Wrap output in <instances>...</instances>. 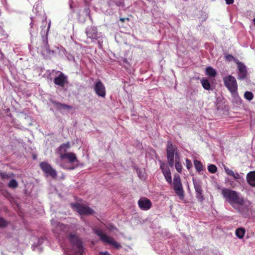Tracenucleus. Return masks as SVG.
<instances>
[{
	"mask_svg": "<svg viewBox=\"0 0 255 255\" xmlns=\"http://www.w3.org/2000/svg\"><path fill=\"white\" fill-rule=\"evenodd\" d=\"M206 74L210 77H214L216 75V71L211 67H208L206 69Z\"/></svg>",
	"mask_w": 255,
	"mask_h": 255,
	"instance_id": "nucleus-24",
	"label": "nucleus"
},
{
	"mask_svg": "<svg viewBox=\"0 0 255 255\" xmlns=\"http://www.w3.org/2000/svg\"><path fill=\"white\" fill-rule=\"evenodd\" d=\"M79 160H59V164L64 169L72 170L79 166Z\"/></svg>",
	"mask_w": 255,
	"mask_h": 255,
	"instance_id": "nucleus-12",
	"label": "nucleus"
},
{
	"mask_svg": "<svg viewBox=\"0 0 255 255\" xmlns=\"http://www.w3.org/2000/svg\"><path fill=\"white\" fill-rule=\"evenodd\" d=\"M245 98L249 101L252 100L254 98L253 94L249 91H247L244 94Z\"/></svg>",
	"mask_w": 255,
	"mask_h": 255,
	"instance_id": "nucleus-28",
	"label": "nucleus"
},
{
	"mask_svg": "<svg viewBox=\"0 0 255 255\" xmlns=\"http://www.w3.org/2000/svg\"><path fill=\"white\" fill-rule=\"evenodd\" d=\"M54 82L55 85L64 87L68 83L67 77L63 73H60L57 77L54 78Z\"/></svg>",
	"mask_w": 255,
	"mask_h": 255,
	"instance_id": "nucleus-16",
	"label": "nucleus"
},
{
	"mask_svg": "<svg viewBox=\"0 0 255 255\" xmlns=\"http://www.w3.org/2000/svg\"><path fill=\"white\" fill-rule=\"evenodd\" d=\"M253 21H254V24H255V17L254 18Z\"/></svg>",
	"mask_w": 255,
	"mask_h": 255,
	"instance_id": "nucleus-46",
	"label": "nucleus"
},
{
	"mask_svg": "<svg viewBox=\"0 0 255 255\" xmlns=\"http://www.w3.org/2000/svg\"><path fill=\"white\" fill-rule=\"evenodd\" d=\"M40 166L47 177L50 176L53 179L57 178V172L50 164L46 162H42L40 164Z\"/></svg>",
	"mask_w": 255,
	"mask_h": 255,
	"instance_id": "nucleus-9",
	"label": "nucleus"
},
{
	"mask_svg": "<svg viewBox=\"0 0 255 255\" xmlns=\"http://www.w3.org/2000/svg\"><path fill=\"white\" fill-rule=\"evenodd\" d=\"M43 44L45 48L46 53L49 54L51 51L47 39L43 40Z\"/></svg>",
	"mask_w": 255,
	"mask_h": 255,
	"instance_id": "nucleus-30",
	"label": "nucleus"
},
{
	"mask_svg": "<svg viewBox=\"0 0 255 255\" xmlns=\"http://www.w3.org/2000/svg\"><path fill=\"white\" fill-rule=\"evenodd\" d=\"M245 229L244 228L240 227L238 228L236 230V236L240 239H242L243 238L245 234Z\"/></svg>",
	"mask_w": 255,
	"mask_h": 255,
	"instance_id": "nucleus-22",
	"label": "nucleus"
},
{
	"mask_svg": "<svg viewBox=\"0 0 255 255\" xmlns=\"http://www.w3.org/2000/svg\"><path fill=\"white\" fill-rule=\"evenodd\" d=\"M130 20V19L128 18V17H127V18H123V17H121L120 18V20L122 22H124L126 20H127L128 21H129Z\"/></svg>",
	"mask_w": 255,
	"mask_h": 255,
	"instance_id": "nucleus-42",
	"label": "nucleus"
},
{
	"mask_svg": "<svg viewBox=\"0 0 255 255\" xmlns=\"http://www.w3.org/2000/svg\"><path fill=\"white\" fill-rule=\"evenodd\" d=\"M51 224L53 226H55V228L53 229V232L57 234L59 237L63 238L67 236V232L69 230L68 225H65L63 224L58 223H54V220H51Z\"/></svg>",
	"mask_w": 255,
	"mask_h": 255,
	"instance_id": "nucleus-7",
	"label": "nucleus"
},
{
	"mask_svg": "<svg viewBox=\"0 0 255 255\" xmlns=\"http://www.w3.org/2000/svg\"><path fill=\"white\" fill-rule=\"evenodd\" d=\"M150 154H151L153 156L151 157V159H153L156 156V154H155V151L154 150H151V153L147 152L146 154V158H148L149 157L148 156V155H149Z\"/></svg>",
	"mask_w": 255,
	"mask_h": 255,
	"instance_id": "nucleus-38",
	"label": "nucleus"
},
{
	"mask_svg": "<svg viewBox=\"0 0 255 255\" xmlns=\"http://www.w3.org/2000/svg\"><path fill=\"white\" fill-rule=\"evenodd\" d=\"M136 172H137V173L138 174V177L140 179H142V178H144V175H143V173L142 172V171L139 170L138 169H136Z\"/></svg>",
	"mask_w": 255,
	"mask_h": 255,
	"instance_id": "nucleus-39",
	"label": "nucleus"
},
{
	"mask_svg": "<svg viewBox=\"0 0 255 255\" xmlns=\"http://www.w3.org/2000/svg\"><path fill=\"white\" fill-rule=\"evenodd\" d=\"M235 179L237 180H243V178L238 173H234V175L232 176Z\"/></svg>",
	"mask_w": 255,
	"mask_h": 255,
	"instance_id": "nucleus-37",
	"label": "nucleus"
},
{
	"mask_svg": "<svg viewBox=\"0 0 255 255\" xmlns=\"http://www.w3.org/2000/svg\"><path fill=\"white\" fill-rule=\"evenodd\" d=\"M100 255H111L108 252H100Z\"/></svg>",
	"mask_w": 255,
	"mask_h": 255,
	"instance_id": "nucleus-43",
	"label": "nucleus"
},
{
	"mask_svg": "<svg viewBox=\"0 0 255 255\" xmlns=\"http://www.w3.org/2000/svg\"><path fill=\"white\" fill-rule=\"evenodd\" d=\"M45 240L44 237H40L38 239L37 243H34L32 245V248L33 251L38 250L39 252L42 251V248L40 247V245H42Z\"/></svg>",
	"mask_w": 255,
	"mask_h": 255,
	"instance_id": "nucleus-20",
	"label": "nucleus"
},
{
	"mask_svg": "<svg viewBox=\"0 0 255 255\" xmlns=\"http://www.w3.org/2000/svg\"><path fill=\"white\" fill-rule=\"evenodd\" d=\"M238 67L239 71L238 79L244 80L247 77V71L246 66L242 63H239Z\"/></svg>",
	"mask_w": 255,
	"mask_h": 255,
	"instance_id": "nucleus-18",
	"label": "nucleus"
},
{
	"mask_svg": "<svg viewBox=\"0 0 255 255\" xmlns=\"http://www.w3.org/2000/svg\"><path fill=\"white\" fill-rule=\"evenodd\" d=\"M0 176L2 179H9L10 178V176L7 174L6 173H0Z\"/></svg>",
	"mask_w": 255,
	"mask_h": 255,
	"instance_id": "nucleus-36",
	"label": "nucleus"
},
{
	"mask_svg": "<svg viewBox=\"0 0 255 255\" xmlns=\"http://www.w3.org/2000/svg\"><path fill=\"white\" fill-rule=\"evenodd\" d=\"M168 164L172 167L173 166V164H174V160H168Z\"/></svg>",
	"mask_w": 255,
	"mask_h": 255,
	"instance_id": "nucleus-45",
	"label": "nucleus"
},
{
	"mask_svg": "<svg viewBox=\"0 0 255 255\" xmlns=\"http://www.w3.org/2000/svg\"><path fill=\"white\" fill-rule=\"evenodd\" d=\"M194 163L197 171L200 172L201 171L203 170V165L200 160H194Z\"/></svg>",
	"mask_w": 255,
	"mask_h": 255,
	"instance_id": "nucleus-23",
	"label": "nucleus"
},
{
	"mask_svg": "<svg viewBox=\"0 0 255 255\" xmlns=\"http://www.w3.org/2000/svg\"><path fill=\"white\" fill-rule=\"evenodd\" d=\"M53 103L56 105L59 109H71L72 107L64 104H62L59 102H53Z\"/></svg>",
	"mask_w": 255,
	"mask_h": 255,
	"instance_id": "nucleus-25",
	"label": "nucleus"
},
{
	"mask_svg": "<svg viewBox=\"0 0 255 255\" xmlns=\"http://www.w3.org/2000/svg\"><path fill=\"white\" fill-rule=\"evenodd\" d=\"M86 33L88 38L92 40H97L98 38L97 28L95 26H91L87 28Z\"/></svg>",
	"mask_w": 255,
	"mask_h": 255,
	"instance_id": "nucleus-17",
	"label": "nucleus"
},
{
	"mask_svg": "<svg viewBox=\"0 0 255 255\" xmlns=\"http://www.w3.org/2000/svg\"><path fill=\"white\" fill-rule=\"evenodd\" d=\"M187 168L189 169L192 166L191 160H186Z\"/></svg>",
	"mask_w": 255,
	"mask_h": 255,
	"instance_id": "nucleus-40",
	"label": "nucleus"
},
{
	"mask_svg": "<svg viewBox=\"0 0 255 255\" xmlns=\"http://www.w3.org/2000/svg\"><path fill=\"white\" fill-rule=\"evenodd\" d=\"M234 208L245 218H248L252 214L251 208L244 203V201L241 204L236 205V208Z\"/></svg>",
	"mask_w": 255,
	"mask_h": 255,
	"instance_id": "nucleus-10",
	"label": "nucleus"
},
{
	"mask_svg": "<svg viewBox=\"0 0 255 255\" xmlns=\"http://www.w3.org/2000/svg\"><path fill=\"white\" fill-rule=\"evenodd\" d=\"M71 207L80 215H90L94 213V210L90 207L83 206L79 203H72Z\"/></svg>",
	"mask_w": 255,
	"mask_h": 255,
	"instance_id": "nucleus-8",
	"label": "nucleus"
},
{
	"mask_svg": "<svg viewBox=\"0 0 255 255\" xmlns=\"http://www.w3.org/2000/svg\"><path fill=\"white\" fill-rule=\"evenodd\" d=\"M226 58L229 61H232L234 59V57L231 55H228L226 56Z\"/></svg>",
	"mask_w": 255,
	"mask_h": 255,
	"instance_id": "nucleus-41",
	"label": "nucleus"
},
{
	"mask_svg": "<svg viewBox=\"0 0 255 255\" xmlns=\"http://www.w3.org/2000/svg\"><path fill=\"white\" fill-rule=\"evenodd\" d=\"M201 84L203 87L207 90H209L211 89V85L209 81L207 79H203L201 81Z\"/></svg>",
	"mask_w": 255,
	"mask_h": 255,
	"instance_id": "nucleus-26",
	"label": "nucleus"
},
{
	"mask_svg": "<svg viewBox=\"0 0 255 255\" xmlns=\"http://www.w3.org/2000/svg\"><path fill=\"white\" fill-rule=\"evenodd\" d=\"M175 166L176 170L180 173L182 170V165L181 163L178 160L175 164Z\"/></svg>",
	"mask_w": 255,
	"mask_h": 255,
	"instance_id": "nucleus-31",
	"label": "nucleus"
},
{
	"mask_svg": "<svg viewBox=\"0 0 255 255\" xmlns=\"http://www.w3.org/2000/svg\"><path fill=\"white\" fill-rule=\"evenodd\" d=\"M18 183L15 179H11L8 184V186L11 188H15L17 187Z\"/></svg>",
	"mask_w": 255,
	"mask_h": 255,
	"instance_id": "nucleus-27",
	"label": "nucleus"
},
{
	"mask_svg": "<svg viewBox=\"0 0 255 255\" xmlns=\"http://www.w3.org/2000/svg\"><path fill=\"white\" fill-rule=\"evenodd\" d=\"M94 89L96 94L99 97H105L106 94V88L101 81H98L95 83Z\"/></svg>",
	"mask_w": 255,
	"mask_h": 255,
	"instance_id": "nucleus-14",
	"label": "nucleus"
},
{
	"mask_svg": "<svg viewBox=\"0 0 255 255\" xmlns=\"http://www.w3.org/2000/svg\"><path fill=\"white\" fill-rule=\"evenodd\" d=\"M66 238L72 247L67 255H83L84 248L81 239L78 235L72 233L68 234Z\"/></svg>",
	"mask_w": 255,
	"mask_h": 255,
	"instance_id": "nucleus-1",
	"label": "nucleus"
},
{
	"mask_svg": "<svg viewBox=\"0 0 255 255\" xmlns=\"http://www.w3.org/2000/svg\"><path fill=\"white\" fill-rule=\"evenodd\" d=\"M224 169H225V171L226 173L228 175H229L230 176H232L233 175H234V172L233 170H232L231 169H229L228 167H225V166L224 167Z\"/></svg>",
	"mask_w": 255,
	"mask_h": 255,
	"instance_id": "nucleus-35",
	"label": "nucleus"
},
{
	"mask_svg": "<svg viewBox=\"0 0 255 255\" xmlns=\"http://www.w3.org/2000/svg\"><path fill=\"white\" fill-rule=\"evenodd\" d=\"M193 183L196 193L203 192L201 187V182L200 180H196L193 178Z\"/></svg>",
	"mask_w": 255,
	"mask_h": 255,
	"instance_id": "nucleus-21",
	"label": "nucleus"
},
{
	"mask_svg": "<svg viewBox=\"0 0 255 255\" xmlns=\"http://www.w3.org/2000/svg\"><path fill=\"white\" fill-rule=\"evenodd\" d=\"M160 161V168L162 171V172L166 179V181L169 183L171 184L172 183V177L171 175L170 170L169 168L168 165L164 163L162 161Z\"/></svg>",
	"mask_w": 255,
	"mask_h": 255,
	"instance_id": "nucleus-13",
	"label": "nucleus"
},
{
	"mask_svg": "<svg viewBox=\"0 0 255 255\" xmlns=\"http://www.w3.org/2000/svg\"><path fill=\"white\" fill-rule=\"evenodd\" d=\"M94 233L100 238L102 242L112 245L117 249H119L122 248L121 245L115 241L113 238L106 235L102 230L100 229H96L94 230Z\"/></svg>",
	"mask_w": 255,
	"mask_h": 255,
	"instance_id": "nucleus-3",
	"label": "nucleus"
},
{
	"mask_svg": "<svg viewBox=\"0 0 255 255\" xmlns=\"http://www.w3.org/2000/svg\"><path fill=\"white\" fill-rule=\"evenodd\" d=\"M223 81L225 86L227 88L228 90L234 95L237 93L238 84L235 78L232 76L229 75L223 78Z\"/></svg>",
	"mask_w": 255,
	"mask_h": 255,
	"instance_id": "nucleus-4",
	"label": "nucleus"
},
{
	"mask_svg": "<svg viewBox=\"0 0 255 255\" xmlns=\"http://www.w3.org/2000/svg\"><path fill=\"white\" fill-rule=\"evenodd\" d=\"M166 151L167 159H174V155L175 156V159H178L179 158L177 147L175 146H174L170 141L167 142Z\"/></svg>",
	"mask_w": 255,
	"mask_h": 255,
	"instance_id": "nucleus-11",
	"label": "nucleus"
},
{
	"mask_svg": "<svg viewBox=\"0 0 255 255\" xmlns=\"http://www.w3.org/2000/svg\"><path fill=\"white\" fill-rule=\"evenodd\" d=\"M248 183L252 187H255V171H250L247 175Z\"/></svg>",
	"mask_w": 255,
	"mask_h": 255,
	"instance_id": "nucleus-19",
	"label": "nucleus"
},
{
	"mask_svg": "<svg viewBox=\"0 0 255 255\" xmlns=\"http://www.w3.org/2000/svg\"><path fill=\"white\" fill-rule=\"evenodd\" d=\"M225 1L227 4H231L234 2V0H225Z\"/></svg>",
	"mask_w": 255,
	"mask_h": 255,
	"instance_id": "nucleus-44",
	"label": "nucleus"
},
{
	"mask_svg": "<svg viewBox=\"0 0 255 255\" xmlns=\"http://www.w3.org/2000/svg\"><path fill=\"white\" fill-rule=\"evenodd\" d=\"M138 205L141 210L147 211L151 208L152 203L149 199L142 197L138 200Z\"/></svg>",
	"mask_w": 255,
	"mask_h": 255,
	"instance_id": "nucleus-15",
	"label": "nucleus"
},
{
	"mask_svg": "<svg viewBox=\"0 0 255 255\" xmlns=\"http://www.w3.org/2000/svg\"><path fill=\"white\" fill-rule=\"evenodd\" d=\"M208 169L210 172L215 173L217 170V168L214 164H210L208 166Z\"/></svg>",
	"mask_w": 255,
	"mask_h": 255,
	"instance_id": "nucleus-29",
	"label": "nucleus"
},
{
	"mask_svg": "<svg viewBox=\"0 0 255 255\" xmlns=\"http://www.w3.org/2000/svg\"><path fill=\"white\" fill-rule=\"evenodd\" d=\"M173 189L175 193L181 200L184 198V192L182 185L180 177L179 174H175L173 177Z\"/></svg>",
	"mask_w": 255,
	"mask_h": 255,
	"instance_id": "nucleus-5",
	"label": "nucleus"
},
{
	"mask_svg": "<svg viewBox=\"0 0 255 255\" xmlns=\"http://www.w3.org/2000/svg\"><path fill=\"white\" fill-rule=\"evenodd\" d=\"M70 147L69 142L62 144L58 148V152L62 159H77L75 154L72 152H66L67 149Z\"/></svg>",
	"mask_w": 255,
	"mask_h": 255,
	"instance_id": "nucleus-6",
	"label": "nucleus"
},
{
	"mask_svg": "<svg viewBox=\"0 0 255 255\" xmlns=\"http://www.w3.org/2000/svg\"><path fill=\"white\" fill-rule=\"evenodd\" d=\"M8 225V222L3 218H0V228H4Z\"/></svg>",
	"mask_w": 255,
	"mask_h": 255,
	"instance_id": "nucleus-33",
	"label": "nucleus"
},
{
	"mask_svg": "<svg viewBox=\"0 0 255 255\" xmlns=\"http://www.w3.org/2000/svg\"><path fill=\"white\" fill-rule=\"evenodd\" d=\"M124 61H125V62H127V60L126 59H125V60H124Z\"/></svg>",
	"mask_w": 255,
	"mask_h": 255,
	"instance_id": "nucleus-47",
	"label": "nucleus"
},
{
	"mask_svg": "<svg viewBox=\"0 0 255 255\" xmlns=\"http://www.w3.org/2000/svg\"><path fill=\"white\" fill-rule=\"evenodd\" d=\"M222 194L226 201L233 208H236V205L241 204L244 201V198L239 196V193L230 189H223Z\"/></svg>",
	"mask_w": 255,
	"mask_h": 255,
	"instance_id": "nucleus-2",
	"label": "nucleus"
},
{
	"mask_svg": "<svg viewBox=\"0 0 255 255\" xmlns=\"http://www.w3.org/2000/svg\"><path fill=\"white\" fill-rule=\"evenodd\" d=\"M196 197L198 200L201 202H202L205 198L203 195V192H199L196 193Z\"/></svg>",
	"mask_w": 255,
	"mask_h": 255,
	"instance_id": "nucleus-32",
	"label": "nucleus"
},
{
	"mask_svg": "<svg viewBox=\"0 0 255 255\" xmlns=\"http://www.w3.org/2000/svg\"><path fill=\"white\" fill-rule=\"evenodd\" d=\"M106 227L110 231H112L115 230H117V228L115 227V226L111 223L106 225Z\"/></svg>",
	"mask_w": 255,
	"mask_h": 255,
	"instance_id": "nucleus-34",
	"label": "nucleus"
}]
</instances>
